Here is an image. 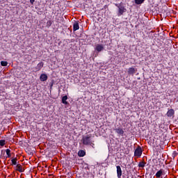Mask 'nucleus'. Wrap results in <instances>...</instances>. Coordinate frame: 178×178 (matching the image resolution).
Listing matches in <instances>:
<instances>
[{
  "instance_id": "14",
  "label": "nucleus",
  "mask_w": 178,
  "mask_h": 178,
  "mask_svg": "<svg viewBox=\"0 0 178 178\" xmlns=\"http://www.w3.org/2000/svg\"><path fill=\"white\" fill-rule=\"evenodd\" d=\"M67 95H65L62 97V104H64V105H67L69 104L67 102Z\"/></svg>"
},
{
  "instance_id": "13",
  "label": "nucleus",
  "mask_w": 178,
  "mask_h": 178,
  "mask_svg": "<svg viewBox=\"0 0 178 178\" xmlns=\"http://www.w3.org/2000/svg\"><path fill=\"white\" fill-rule=\"evenodd\" d=\"M80 29V26H79V21H76L73 24V31H77Z\"/></svg>"
},
{
  "instance_id": "8",
  "label": "nucleus",
  "mask_w": 178,
  "mask_h": 178,
  "mask_svg": "<svg viewBox=\"0 0 178 178\" xmlns=\"http://www.w3.org/2000/svg\"><path fill=\"white\" fill-rule=\"evenodd\" d=\"M42 67H44V62H40L35 67V72H40Z\"/></svg>"
},
{
  "instance_id": "5",
  "label": "nucleus",
  "mask_w": 178,
  "mask_h": 178,
  "mask_svg": "<svg viewBox=\"0 0 178 178\" xmlns=\"http://www.w3.org/2000/svg\"><path fill=\"white\" fill-rule=\"evenodd\" d=\"M14 169L17 172H19V173H23V172H24V168H23V165L20 164H17L15 167H14Z\"/></svg>"
},
{
  "instance_id": "1",
  "label": "nucleus",
  "mask_w": 178,
  "mask_h": 178,
  "mask_svg": "<svg viewBox=\"0 0 178 178\" xmlns=\"http://www.w3.org/2000/svg\"><path fill=\"white\" fill-rule=\"evenodd\" d=\"M91 134L83 136L81 140L82 144H83V145H95V144L92 143V140H91Z\"/></svg>"
},
{
  "instance_id": "26",
  "label": "nucleus",
  "mask_w": 178,
  "mask_h": 178,
  "mask_svg": "<svg viewBox=\"0 0 178 178\" xmlns=\"http://www.w3.org/2000/svg\"><path fill=\"white\" fill-rule=\"evenodd\" d=\"M92 147L94 148V145H92Z\"/></svg>"
},
{
  "instance_id": "3",
  "label": "nucleus",
  "mask_w": 178,
  "mask_h": 178,
  "mask_svg": "<svg viewBox=\"0 0 178 178\" xmlns=\"http://www.w3.org/2000/svg\"><path fill=\"white\" fill-rule=\"evenodd\" d=\"M165 175H166V172H165V170L160 169L159 171H157L155 176L157 178H161V176H165Z\"/></svg>"
},
{
  "instance_id": "17",
  "label": "nucleus",
  "mask_w": 178,
  "mask_h": 178,
  "mask_svg": "<svg viewBox=\"0 0 178 178\" xmlns=\"http://www.w3.org/2000/svg\"><path fill=\"white\" fill-rule=\"evenodd\" d=\"M11 162H12V165H17V158H13L11 159Z\"/></svg>"
},
{
  "instance_id": "6",
  "label": "nucleus",
  "mask_w": 178,
  "mask_h": 178,
  "mask_svg": "<svg viewBox=\"0 0 178 178\" xmlns=\"http://www.w3.org/2000/svg\"><path fill=\"white\" fill-rule=\"evenodd\" d=\"M136 72H137V68H134V67H129L127 70L128 74H131V76H134V74H136Z\"/></svg>"
},
{
  "instance_id": "25",
  "label": "nucleus",
  "mask_w": 178,
  "mask_h": 178,
  "mask_svg": "<svg viewBox=\"0 0 178 178\" xmlns=\"http://www.w3.org/2000/svg\"><path fill=\"white\" fill-rule=\"evenodd\" d=\"M177 154H178L177 152L174 151V156H177Z\"/></svg>"
},
{
  "instance_id": "9",
  "label": "nucleus",
  "mask_w": 178,
  "mask_h": 178,
  "mask_svg": "<svg viewBox=\"0 0 178 178\" xmlns=\"http://www.w3.org/2000/svg\"><path fill=\"white\" fill-rule=\"evenodd\" d=\"M104 44H97L95 47V51H97V52H101L104 51Z\"/></svg>"
},
{
  "instance_id": "21",
  "label": "nucleus",
  "mask_w": 178,
  "mask_h": 178,
  "mask_svg": "<svg viewBox=\"0 0 178 178\" xmlns=\"http://www.w3.org/2000/svg\"><path fill=\"white\" fill-rule=\"evenodd\" d=\"M6 141L5 140H0V146L1 147H3V145H5V143H6Z\"/></svg>"
},
{
  "instance_id": "2",
  "label": "nucleus",
  "mask_w": 178,
  "mask_h": 178,
  "mask_svg": "<svg viewBox=\"0 0 178 178\" xmlns=\"http://www.w3.org/2000/svg\"><path fill=\"white\" fill-rule=\"evenodd\" d=\"M143 154V149H141V147L140 146H138L135 152H134V156H141V155Z\"/></svg>"
},
{
  "instance_id": "18",
  "label": "nucleus",
  "mask_w": 178,
  "mask_h": 178,
  "mask_svg": "<svg viewBox=\"0 0 178 178\" xmlns=\"http://www.w3.org/2000/svg\"><path fill=\"white\" fill-rule=\"evenodd\" d=\"M6 155H7L6 159L10 158V156H12V154H10V149H6Z\"/></svg>"
},
{
  "instance_id": "20",
  "label": "nucleus",
  "mask_w": 178,
  "mask_h": 178,
  "mask_svg": "<svg viewBox=\"0 0 178 178\" xmlns=\"http://www.w3.org/2000/svg\"><path fill=\"white\" fill-rule=\"evenodd\" d=\"M51 26H52V21H51V20L47 21L46 27H47V29H49V27H51Z\"/></svg>"
},
{
  "instance_id": "10",
  "label": "nucleus",
  "mask_w": 178,
  "mask_h": 178,
  "mask_svg": "<svg viewBox=\"0 0 178 178\" xmlns=\"http://www.w3.org/2000/svg\"><path fill=\"white\" fill-rule=\"evenodd\" d=\"M114 131L115 133H117V134H119L120 136H123V134H124V131H123V129L120 127L114 129Z\"/></svg>"
},
{
  "instance_id": "12",
  "label": "nucleus",
  "mask_w": 178,
  "mask_h": 178,
  "mask_svg": "<svg viewBox=\"0 0 178 178\" xmlns=\"http://www.w3.org/2000/svg\"><path fill=\"white\" fill-rule=\"evenodd\" d=\"M40 81H47L48 80V75L47 74H42L40 76Z\"/></svg>"
},
{
  "instance_id": "22",
  "label": "nucleus",
  "mask_w": 178,
  "mask_h": 178,
  "mask_svg": "<svg viewBox=\"0 0 178 178\" xmlns=\"http://www.w3.org/2000/svg\"><path fill=\"white\" fill-rule=\"evenodd\" d=\"M1 66H8L7 61H1Z\"/></svg>"
},
{
  "instance_id": "7",
  "label": "nucleus",
  "mask_w": 178,
  "mask_h": 178,
  "mask_svg": "<svg viewBox=\"0 0 178 178\" xmlns=\"http://www.w3.org/2000/svg\"><path fill=\"white\" fill-rule=\"evenodd\" d=\"M124 12H126V8H124V6H121L118 8V16H122V15H123V13H124Z\"/></svg>"
},
{
  "instance_id": "11",
  "label": "nucleus",
  "mask_w": 178,
  "mask_h": 178,
  "mask_svg": "<svg viewBox=\"0 0 178 178\" xmlns=\"http://www.w3.org/2000/svg\"><path fill=\"white\" fill-rule=\"evenodd\" d=\"M117 176L118 178L122 177V168H120V165H117Z\"/></svg>"
},
{
  "instance_id": "15",
  "label": "nucleus",
  "mask_w": 178,
  "mask_h": 178,
  "mask_svg": "<svg viewBox=\"0 0 178 178\" xmlns=\"http://www.w3.org/2000/svg\"><path fill=\"white\" fill-rule=\"evenodd\" d=\"M78 155L80 157L86 156V151L84 150H79L78 152Z\"/></svg>"
},
{
  "instance_id": "19",
  "label": "nucleus",
  "mask_w": 178,
  "mask_h": 178,
  "mask_svg": "<svg viewBox=\"0 0 178 178\" xmlns=\"http://www.w3.org/2000/svg\"><path fill=\"white\" fill-rule=\"evenodd\" d=\"M144 1L145 0H135V3L136 5H141V3H144Z\"/></svg>"
},
{
  "instance_id": "4",
  "label": "nucleus",
  "mask_w": 178,
  "mask_h": 178,
  "mask_svg": "<svg viewBox=\"0 0 178 178\" xmlns=\"http://www.w3.org/2000/svg\"><path fill=\"white\" fill-rule=\"evenodd\" d=\"M165 115L168 118H175V110L173 108L169 109Z\"/></svg>"
},
{
  "instance_id": "16",
  "label": "nucleus",
  "mask_w": 178,
  "mask_h": 178,
  "mask_svg": "<svg viewBox=\"0 0 178 178\" xmlns=\"http://www.w3.org/2000/svg\"><path fill=\"white\" fill-rule=\"evenodd\" d=\"M145 165H147V163H145V161H140L138 163V168H145Z\"/></svg>"
},
{
  "instance_id": "24",
  "label": "nucleus",
  "mask_w": 178,
  "mask_h": 178,
  "mask_svg": "<svg viewBox=\"0 0 178 178\" xmlns=\"http://www.w3.org/2000/svg\"><path fill=\"white\" fill-rule=\"evenodd\" d=\"M30 2L31 5H34V2H35V0H30Z\"/></svg>"
},
{
  "instance_id": "23",
  "label": "nucleus",
  "mask_w": 178,
  "mask_h": 178,
  "mask_svg": "<svg viewBox=\"0 0 178 178\" xmlns=\"http://www.w3.org/2000/svg\"><path fill=\"white\" fill-rule=\"evenodd\" d=\"M121 5H122V3H120V5L118 4V3H115V6H117V8H118V9H119V8H120V7L122 6Z\"/></svg>"
}]
</instances>
